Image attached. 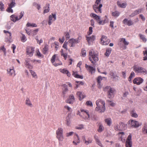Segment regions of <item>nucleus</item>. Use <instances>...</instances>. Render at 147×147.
<instances>
[{
  "label": "nucleus",
  "instance_id": "nucleus-20",
  "mask_svg": "<svg viewBox=\"0 0 147 147\" xmlns=\"http://www.w3.org/2000/svg\"><path fill=\"white\" fill-rule=\"evenodd\" d=\"M80 142V138L78 135L77 134H75L74 140L73 141V143L75 145H77Z\"/></svg>",
  "mask_w": 147,
  "mask_h": 147
},
{
  "label": "nucleus",
  "instance_id": "nucleus-62",
  "mask_svg": "<svg viewBox=\"0 0 147 147\" xmlns=\"http://www.w3.org/2000/svg\"><path fill=\"white\" fill-rule=\"evenodd\" d=\"M126 142H132L131 135V134H129L128 136Z\"/></svg>",
  "mask_w": 147,
  "mask_h": 147
},
{
  "label": "nucleus",
  "instance_id": "nucleus-3",
  "mask_svg": "<svg viewBox=\"0 0 147 147\" xmlns=\"http://www.w3.org/2000/svg\"><path fill=\"white\" fill-rule=\"evenodd\" d=\"M90 16L96 20L100 25H103L105 23L108 22L107 19H105L104 20H102L101 19L100 16L95 13H91L90 14Z\"/></svg>",
  "mask_w": 147,
  "mask_h": 147
},
{
  "label": "nucleus",
  "instance_id": "nucleus-50",
  "mask_svg": "<svg viewBox=\"0 0 147 147\" xmlns=\"http://www.w3.org/2000/svg\"><path fill=\"white\" fill-rule=\"evenodd\" d=\"M24 14V11H22L20 13L18 17V20L21 19L23 16Z\"/></svg>",
  "mask_w": 147,
  "mask_h": 147
},
{
  "label": "nucleus",
  "instance_id": "nucleus-21",
  "mask_svg": "<svg viewBox=\"0 0 147 147\" xmlns=\"http://www.w3.org/2000/svg\"><path fill=\"white\" fill-rule=\"evenodd\" d=\"M122 43L125 45H127L129 44V42L126 41L125 39L123 38L119 39V42L118 44L120 46L122 47L123 46L122 44Z\"/></svg>",
  "mask_w": 147,
  "mask_h": 147
},
{
  "label": "nucleus",
  "instance_id": "nucleus-47",
  "mask_svg": "<svg viewBox=\"0 0 147 147\" xmlns=\"http://www.w3.org/2000/svg\"><path fill=\"white\" fill-rule=\"evenodd\" d=\"M131 115V116L134 117H138L137 114L135 112V110H133L131 111L130 112Z\"/></svg>",
  "mask_w": 147,
  "mask_h": 147
},
{
  "label": "nucleus",
  "instance_id": "nucleus-25",
  "mask_svg": "<svg viewBox=\"0 0 147 147\" xmlns=\"http://www.w3.org/2000/svg\"><path fill=\"white\" fill-rule=\"evenodd\" d=\"M117 4L119 7L122 8H125L127 5V3L126 2L122 3L119 1H118L117 2Z\"/></svg>",
  "mask_w": 147,
  "mask_h": 147
},
{
  "label": "nucleus",
  "instance_id": "nucleus-39",
  "mask_svg": "<svg viewBox=\"0 0 147 147\" xmlns=\"http://www.w3.org/2000/svg\"><path fill=\"white\" fill-rule=\"evenodd\" d=\"M25 104L27 106H28L30 107H32V104L29 98H26L25 100Z\"/></svg>",
  "mask_w": 147,
  "mask_h": 147
},
{
  "label": "nucleus",
  "instance_id": "nucleus-60",
  "mask_svg": "<svg viewBox=\"0 0 147 147\" xmlns=\"http://www.w3.org/2000/svg\"><path fill=\"white\" fill-rule=\"evenodd\" d=\"M64 108L68 112H71L72 111L71 108L67 105H65L64 106Z\"/></svg>",
  "mask_w": 147,
  "mask_h": 147
},
{
  "label": "nucleus",
  "instance_id": "nucleus-43",
  "mask_svg": "<svg viewBox=\"0 0 147 147\" xmlns=\"http://www.w3.org/2000/svg\"><path fill=\"white\" fill-rule=\"evenodd\" d=\"M142 132L144 134H147V125H145L142 128Z\"/></svg>",
  "mask_w": 147,
  "mask_h": 147
},
{
  "label": "nucleus",
  "instance_id": "nucleus-53",
  "mask_svg": "<svg viewBox=\"0 0 147 147\" xmlns=\"http://www.w3.org/2000/svg\"><path fill=\"white\" fill-rule=\"evenodd\" d=\"M48 46L47 45H45V47L43 48V53L46 54L48 51Z\"/></svg>",
  "mask_w": 147,
  "mask_h": 147
},
{
  "label": "nucleus",
  "instance_id": "nucleus-40",
  "mask_svg": "<svg viewBox=\"0 0 147 147\" xmlns=\"http://www.w3.org/2000/svg\"><path fill=\"white\" fill-rule=\"evenodd\" d=\"M144 51H143V54L144 56V60H147V50L146 48H144Z\"/></svg>",
  "mask_w": 147,
  "mask_h": 147
},
{
  "label": "nucleus",
  "instance_id": "nucleus-16",
  "mask_svg": "<svg viewBox=\"0 0 147 147\" xmlns=\"http://www.w3.org/2000/svg\"><path fill=\"white\" fill-rule=\"evenodd\" d=\"M144 80L140 77L135 78L133 80V83L134 84L139 85L142 84Z\"/></svg>",
  "mask_w": 147,
  "mask_h": 147
},
{
  "label": "nucleus",
  "instance_id": "nucleus-61",
  "mask_svg": "<svg viewBox=\"0 0 147 147\" xmlns=\"http://www.w3.org/2000/svg\"><path fill=\"white\" fill-rule=\"evenodd\" d=\"M26 38L25 35L22 34V36L21 38V40L23 42H24L26 40Z\"/></svg>",
  "mask_w": 147,
  "mask_h": 147
},
{
  "label": "nucleus",
  "instance_id": "nucleus-52",
  "mask_svg": "<svg viewBox=\"0 0 147 147\" xmlns=\"http://www.w3.org/2000/svg\"><path fill=\"white\" fill-rule=\"evenodd\" d=\"M132 144V142H126L125 144L126 147H131Z\"/></svg>",
  "mask_w": 147,
  "mask_h": 147
},
{
  "label": "nucleus",
  "instance_id": "nucleus-42",
  "mask_svg": "<svg viewBox=\"0 0 147 147\" xmlns=\"http://www.w3.org/2000/svg\"><path fill=\"white\" fill-rule=\"evenodd\" d=\"M30 73L32 76L33 78H34L35 79H37L38 78L37 76L36 73L34 71L32 70H30Z\"/></svg>",
  "mask_w": 147,
  "mask_h": 147
},
{
  "label": "nucleus",
  "instance_id": "nucleus-31",
  "mask_svg": "<svg viewBox=\"0 0 147 147\" xmlns=\"http://www.w3.org/2000/svg\"><path fill=\"white\" fill-rule=\"evenodd\" d=\"M10 18L11 20L14 22H16L17 21L19 20L18 17L15 14L11 15L10 17Z\"/></svg>",
  "mask_w": 147,
  "mask_h": 147
},
{
  "label": "nucleus",
  "instance_id": "nucleus-8",
  "mask_svg": "<svg viewBox=\"0 0 147 147\" xmlns=\"http://www.w3.org/2000/svg\"><path fill=\"white\" fill-rule=\"evenodd\" d=\"M92 27H90L89 31L88 32V36H86V40L89 44L91 42L94 41L95 39V36L93 35H92L91 36H88L92 34Z\"/></svg>",
  "mask_w": 147,
  "mask_h": 147
},
{
  "label": "nucleus",
  "instance_id": "nucleus-13",
  "mask_svg": "<svg viewBox=\"0 0 147 147\" xmlns=\"http://www.w3.org/2000/svg\"><path fill=\"white\" fill-rule=\"evenodd\" d=\"M133 67L134 68V70L136 73H142L146 72V69L142 67L134 66Z\"/></svg>",
  "mask_w": 147,
  "mask_h": 147
},
{
  "label": "nucleus",
  "instance_id": "nucleus-2",
  "mask_svg": "<svg viewBox=\"0 0 147 147\" xmlns=\"http://www.w3.org/2000/svg\"><path fill=\"white\" fill-rule=\"evenodd\" d=\"M56 137L58 140L59 144L63 141L64 137L63 135V131L61 127H59L56 131Z\"/></svg>",
  "mask_w": 147,
  "mask_h": 147
},
{
  "label": "nucleus",
  "instance_id": "nucleus-35",
  "mask_svg": "<svg viewBox=\"0 0 147 147\" xmlns=\"http://www.w3.org/2000/svg\"><path fill=\"white\" fill-rule=\"evenodd\" d=\"M72 75L77 78H80L81 79H82L83 78V76H80L79 75L77 71H74L73 72Z\"/></svg>",
  "mask_w": 147,
  "mask_h": 147
},
{
  "label": "nucleus",
  "instance_id": "nucleus-10",
  "mask_svg": "<svg viewBox=\"0 0 147 147\" xmlns=\"http://www.w3.org/2000/svg\"><path fill=\"white\" fill-rule=\"evenodd\" d=\"M126 125L122 122L119 123V124L115 125L114 126V129L116 131L122 130L125 129Z\"/></svg>",
  "mask_w": 147,
  "mask_h": 147
},
{
  "label": "nucleus",
  "instance_id": "nucleus-29",
  "mask_svg": "<svg viewBox=\"0 0 147 147\" xmlns=\"http://www.w3.org/2000/svg\"><path fill=\"white\" fill-rule=\"evenodd\" d=\"M59 71L62 73L66 74L67 76L68 77H70L71 76V74L67 70L65 69H61L59 70Z\"/></svg>",
  "mask_w": 147,
  "mask_h": 147
},
{
  "label": "nucleus",
  "instance_id": "nucleus-9",
  "mask_svg": "<svg viewBox=\"0 0 147 147\" xmlns=\"http://www.w3.org/2000/svg\"><path fill=\"white\" fill-rule=\"evenodd\" d=\"M80 111L81 113L80 115L84 119L87 120H89L90 115L89 111L82 109H81Z\"/></svg>",
  "mask_w": 147,
  "mask_h": 147
},
{
  "label": "nucleus",
  "instance_id": "nucleus-51",
  "mask_svg": "<svg viewBox=\"0 0 147 147\" xmlns=\"http://www.w3.org/2000/svg\"><path fill=\"white\" fill-rule=\"evenodd\" d=\"M27 27L31 26L32 27H36L37 26V25L34 23L31 24L29 22H28L26 25Z\"/></svg>",
  "mask_w": 147,
  "mask_h": 147
},
{
  "label": "nucleus",
  "instance_id": "nucleus-46",
  "mask_svg": "<svg viewBox=\"0 0 147 147\" xmlns=\"http://www.w3.org/2000/svg\"><path fill=\"white\" fill-rule=\"evenodd\" d=\"M102 80V78L100 76H99L97 80V82L98 84V87L100 88L101 86V85H100L101 81Z\"/></svg>",
  "mask_w": 147,
  "mask_h": 147
},
{
  "label": "nucleus",
  "instance_id": "nucleus-27",
  "mask_svg": "<svg viewBox=\"0 0 147 147\" xmlns=\"http://www.w3.org/2000/svg\"><path fill=\"white\" fill-rule=\"evenodd\" d=\"M77 95L79 98V100H81L86 97V95L82 94V92L80 91L77 92L76 93Z\"/></svg>",
  "mask_w": 147,
  "mask_h": 147
},
{
  "label": "nucleus",
  "instance_id": "nucleus-30",
  "mask_svg": "<svg viewBox=\"0 0 147 147\" xmlns=\"http://www.w3.org/2000/svg\"><path fill=\"white\" fill-rule=\"evenodd\" d=\"M27 62H28V64H29L31 63H40V61L30 59L28 60Z\"/></svg>",
  "mask_w": 147,
  "mask_h": 147
},
{
  "label": "nucleus",
  "instance_id": "nucleus-64",
  "mask_svg": "<svg viewBox=\"0 0 147 147\" xmlns=\"http://www.w3.org/2000/svg\"><path fill=\"white\" fill-rule=\"evenodd\" d=\"M65 34L66 39L67 40L70 37V35L69 33L68 32H66L65 33Z\"/></svg>",
  "mask_w": 147,
  "mask_h": 147
},
{
  "label": "nucleus",
  "instance_id": "nucleus-45",
  "mask_svg": "<svg viewBox=\"0 0 147 147\" xmlns=\"http://www.w3.org/2000/svg\"><path fill=\"white\" fill-rule=\"evenodd\" d=\"M139 36L140 39L142 40L143 42H146L147 41V39L145 38V37L144 35H143L141 34H139Z\"/></svg>",
  "mask_w": 147,
  "mask_h": 147
},
{
  "label": "nucleus",
  "instance_id": "nucleus-12",
  "mask_svg": "<svg viewBox=\"0 0 147 147\" xmlns=\"http://www.w3.org/2000/svg\"><path fill=\"white\" fill-rule=\"evenodd\" d=\"M110 40L107 39V37L105 35H102L100 40V43L102 45H107L110 42Z\"/></svg>",
  "mask_w": 147,
  "mask_h": 147
},
{
  "label": "nucleus",
  "instance_id": "nucleus-6",
  "mask_svg": "<svg viewBox=\"0 0 147 147\" xmlns=\"http://www.w3.org/2000/svg\"><path fill=\"white\" fill-rule=\"evenodd\" d=\"M105 91H107L108 97L109 98H112L114 96L115 92V90L109 86H106L104 89Z\"/></svg>",
  "mask_w": 147,
  "mask_h": 147
},
{
  "label": "nucleus",
  "instance_id": "nucleus-36",
  "mask_svg": "<svg viewBox=\"0 0 147 147\" xmlns=\"http://www.w3.org/2000/svg\"><path fill=\"white\" fill-rule=\"evenodd\" d=\"M110 75L112 76V78L113 79L114 81H117L118 80V76L115 74L113 72L111 71Z\"/></svg>",
  "mask_w": 147,
  "mask_h": 147
},
{
  "label": "nucleus",
  "instance_id": "nucleus-41",
  "mask_svg": "<svg viewBox=\"0 0 147 147\" xmlns=\"http://www.w3.org/2000/svg\"><path fill=\"white\" fill-rule=\"evenodd\" d=\"M16 5L15 0H10V3L9 4L8 6L13 7L15 6Z\"/></svg>",
  "mask_w": 147,
  "mask_h": 147
},
{
  "label": "nucleus",
  "instance_id": "nucleus-37",
  "mask_svg": "<svg viewBox=\"0 0 147 147\" xmlns=\"http://www.w3.org/2000/svg\"><path fill=\"white\" fill-rule=\"evenodd\" d=\"M50 10L49 5V4H47L44 7L43 13H45L48 12Z\"/></svg>",
  "mask_w": 147,
  "mask_h": 147
},
{
  "label": "nucleus",
  "instance_id": "nucleus-28",
  "mask_svg": "<svg viewBox=\"0 0 147 147\" xmlns=\"http://www.w3.org/2000/svg\"><path fill=\"white\" fill-rule=\"evenodd\" d=\"M68 89L67 88V86L66 84L64 85V88L62 89V95L63 97H65V94L68 91Z\"/></svg>",
  "mask_w": 147,
  "mask_h": 147
},
{
  "label": "nucleus",
  "instance_id": "nucleus-5",
  "mask_svg": "<svg viewBox=\"0 0 147 147\" xmlns=\"http://www.w3.org/2000/svg\"><path fill=\"white\" fill-rule=\"evenodd\" d=\"M89 59L92 63L94 64L98 60V58L96 53H94L93 50H91L89 51Z\"/></svg>",
  "mask_w": 147,
  "mask_h": 147
},
{
  "label": "nucleus",
  "instance_id": "nucleus-49",
  "mask_svg": "<svg viewBox=\"0 0 147 147\" xmlns=\"http://www.w3.org/2000/svg\"><path fill=\"white\" fill-rule=\"evenodd\" d=\"M135 76V74L134 72L132 71L131 72L130 75L128 78V81L129 82L131 81V79L133 77Z\"/></svg>",
  "mask_w": 147,
  "mask_h": 147
},
{
  "label": "nucleus",
  "instance_id": "nucleus-44",
  "mask_svg": "<svg viewBox=\"0 0 147 147\" xmlns=\"http://www.w3.org/2000/svg\"><path fill=\"white\" fill-rule=\"evenodd\" d=\"M111 48L107 49L105 54V55L107 57L109 56L111 54Z\"/></svg>",
  "mask_w": 147,
  "mask_h": 147
},
{
  "label": "nucleus",
  "instance_id": "nucleus-48",
  "mask_svg": "<svg viewBox=\"0 0 147 147\" xmlns=\"http://www.w3.org/2000/svg\"><path fill=\"white\" fill-rule=\"evenodd\" d=\"M86 55V51L84 49H82L81 52V56L82 57H84Z\"/></svg>",
  "mask_w": 147,
  "mask_h": 147
},
{
  "label": "nucleus",
  "instance_id": "nucleus-19",
  "mask_svg": "<svg viewBox=\"0 0 147 147\" xmlns=\"http://www.w3.org/2000/svg\"><path fill=\"white\" fill-rule=\"evenodd\" d=\"M75 98L73 94H71L69 96L68 98L66 100L65 102L67 103L71 104L73 102Z\"/></svg>",
  "mask_w": 147,
  "mask_h": 147
},
{
  "label": "nucleus",
  "instance_id": "nucleus-26",
  "mask_svg": "<svg viewBox=\"0 0 147 147\" xmlns=\"http://www.w3.org/2000/svg\"><path fill=\"white\" fill-rule=\"evenodd\" d=\"M94 138L97 144L101 147H104L101 141L97 136L96 135L94 136Z\"/></svg>",
  "mask_w": 147,
  "mask_h": 147
},
{
  "label": "nucleus",
  "instance_id": "nucleus-1",
  "mask_svg": "<svg viewBox=\"0 0 147 147\" xmlns=\"http://www.w3.org/2000/svg\"><path fill=\"white\" fill-rule=\"evenodd\" d=\"M97 106L95 108L96 111L100 113L104 112L105 110V102L100 99H99L96 101Z\"/></svg>",
  "mask_w": 147,
  "mask_h": 147
},
{
  "label": "nucleus",
  "instance_id": "nucleus-33",
  "mask_svg": "<svg viewBox=\"0 0 147 147\" xmlns=\"http://www.w3.org/2000/svg\"><path fill=\"white\" fill-rule=\"evenodd\" d=\"M104 129V127L102 124L100 123L98 124V128L97 130L98 131L99 133L102 132Z\"/></svg>",
  "mask_w": 147,
  "mask_h": 147
},
{
  "label": "nucleus",
  "instance_id": "nucleus-34",
  "mask_svg": "<svg viewBox=\"0 0 147 147\" xmlns=\"http://www.w3.org/2000/svg\"><path fill=\"white\" fill-rule=\"evenodd\" d=\"M105 122L107 124V125L110 126L112 123V119L110 118H108L105 119Z\"/></svg>",
  "mask_w": 147,
  "mask_h": 147
},
{
  "label": "nucleus",
  "instance_id": "nucleus-22",
  "mask_svg": "<svg viewBox=\"0 0 147 147\" xmlns=\"http://www.w3.org/2000/svg\"><path fill=\"white\" fill-rule=\"evenodd\" d=\"M131 125L133 127L137 128L140 126L141 124H140L138 121L131 120Z\"/></svg>",
  "mask_w": 147,
  "mask_h": 147
},
{
  "label": "nucleus",
  "instance_id": "nucleus-38",
  "mask_svg": "<svg viewBox=\"0 0 147 147\" xmlns=\"http://www.w3.org/2000/svg\"><path fill=\"white\" fill-rule=\"evenodd\" d=\"M120 13L117 11H115L111 12L112 16L115 18H117L120 15Z\"/></svg>",
  "mask_w": 147,
  "mask_h": 147
},
{
  "label": "nucleus",
  "instance_id": "nucleus-54",
  "mask_svg": "<svg viewBox=\"0 0 147 147\" xmlns=\"http://www.w3.org/2000/svg\"><path fill=\"white\" fill-rule=\"evenodd\" d=\"M5 10L4 5L2 2L0 1V10L4 11Z\"/></svg>",
  "mask_w": 147,
  "mask_h": 147
},
{
  "label": "nucleus",
  "instance_id": "nucleus-23",
  "mask_svg": "<svg viewBox=\"0 0 147 147\" xmlns=\"http://www.w3.org/2000/svg\"><path fill=\"white\" fill-rule=\"evenodd\" d=\"M123 23L128 26L132 25L134 24L133 22L131 20H128L127 19H124L123 21Z\"/></svg>",
  "mask_w": 147,
  "mask_h": 147
},
{
  "label": "nucleus",
  "instance_id": "nucleus-59",
  "mask_svg": "<svg viewBox=\"0 0 147 147\" xmlns=\"http://www.w3.org/2000/svg\"><path fill=\"white\" fill-rule=\"evenodd\" d=\"M12 8L11 7L9 6L7 9V11L9 13H13V10L12 9Z\"/></svg>",
  "mask_w": 147,
  "mask_h": 147
},
{
  "label": "nucleus",
  "instance_id": "nucleus-58",
  "mask_svg": "<svg viewBox=\"0 0 147 147\" xmlns=\"http://www.w3.org/2000/svg\"><path fill=\"white\" fill-rule=\"evenodd\" d=\"M36 53L37 55L39 57H42L43 55H42L41 54L40 52L39 51V49H37L36 51Z\"/></svg>",
  "mask_w": 147,
  "mask_h": 147
},
{
  "label": "nucleus",
  "instance_id": "nucleus-32",
  "mask_svg": "<svg viewBox=\"0 0 147 147\" xmlns=\"http://www.w3.org/2000/svg\"><path fill=\"white\" fill-rule=\"evenodd\" d=\"M71 122V121L70 119V118L69 115L67 116L65 120V123L66 125L69 126L70 125Z\"/></svg>",
  "mask_w": 147,
  "mask_h": 147
},
{
  "label": "nucleus",
  "instance_id": "nucleus-17",
  "mask_svg": "<svg viewBox=\"0 0 147 147\" xmlns=\"http://www.w3.org/2000/svg\"><path fill=\"white\" fill-rule=\"evenodd\" d=\"M56 19V15L54 14H52V15H50L49 16V20L48 22V24L51 25L53 22V21L55 20Z\"/></svg>",
  "mask_w": 147,
  "mask_h": 147
},
{
  "label": "nucleus",
  "instance_id": "nucleus-55",
  "mask_svg": "<svg viewBox=\"0 0 147 147\" xmlns=\"http://www.w3.org/2000/svg\"><path fill=\"white\" fill-rule=\"evenodd\" d=\"M2 50L4 53V55H5L6 54V49L5 48L4 46H2L0 47V51Z\"/></svg>",
  "mask_w": 147,
  "mask_h": 147
},
{
  "label": "nucleus",
  "instance_id": "nucleus-14",
  "mask_svg": "<svg viewBox=\"0 0 147 147\" xmlns=\"http://www.w3.org/2000/svg\"><path fill=\"white\" fill-rule=\"evenodd\" d=\"M34 51V48L31 47H28L27 48V54L30 56H32Z\"/></svg>",
  "mask_w": 147,
  "mask_h": 147
},
{
  "label": "nucleus",
  "instance_id": "nucleus-63",
  "mask_svg": "<svg viewBox=\"0 0 147 147\" xmlns=\"http://www.w3.org/2000/svg\"><path fill=\"white\" fill-rule=\"evenodd\" d=\"M55 58H56L55 55H54L52 56V57L51 59V61L52 63H53L55 62Z\"/></svg>",
  "mask_w": 147,
  "mask_h": 147
},
{
  "label": "nucleus",
  "instance_id": "nucleus-24",
  "mask_svg": "<svg viewBox=\"0 0 147 147\" xmlns=\"http://www.w3.org/2000/svg\"><path fill=\"white\" fill-rule=\"evenodd\" d=\"M86 67L87 70L92 74L94 73L95 71V68L92 67L88 65H86Z\"/></svg>",
  "mask_w": 147,
  "mask_h": 147
},
{
  "label": "nucleus",
  "instance_id": "nucleus-7",
  "mask_svg": "<svg viewBox=\"0 0 147 147\" xmlns=\"http://www.w3.org/2000/svg\"><path fill=\"white\" fill-rule=\"evenodd\" d=\"M82 39L81 36H79L76 39L72 38L69 39L68 41V45L70 47H73L75 46V44L79 43Z\"/></svg>",
  "mask_w": 147,
  "mask_h": 147
},
{
  "label": "nucleus",
  "instance_id": "nucleus-56",
  "mask_svg": "<svg viewBox=\"0 0 147 147\" xmlns=\"http://www.w3.org/2000/svg\"><path fill=\"white\" fill-rule=\"evenodd\" d=\"M143 10V8L139 9L134 11L136 15L140 13H141Z\"/></svg>",
  "mask_w": 147,
  "mask_h": 147
},
{
  "label": "nucleus",
  "instance_id": "nucleus-18",
  "mask_svg": "<svg viewBox=\"0 0 147 147\" xmlns=\"http://www.w3.org/2000/svg\"><path fill=\"white\" fill-rule=\"evenodd\" d=\"M82 139L84 144L86 145L91 143L92 141V138L90 137L88 138L86 140L85 138V136H83Z\"/></svg>",
  "mask_w": 147,
  "mask_h": 147
},
{
  "label": "nucleus",
  "instance_id": "nucleus-11",
  "mask_svg": "<svg viewBox=\"0 0 147 147\" xmlns=\"http://www.w3.org/2000/svg\"><path fill=\"white\" fill-rule=\"evenodd\" d=\"M4 32L6 34L5 41L6 42L11 43V33L8 31L3 30Z\"/></svg>",
  "mask_w": 147,
  "mask_h": 147
},
{
  "label": "nucleus",
  "instance_id": "nucleus-57",
  "mask_svg": "<svg viewBox=\"0 0 147 147\" xmlns=\"http://www.w3.org/2000/svg\"><path fill=\"white\" fill-rule=\"evenodd\" d=\"M86 105L89 107H92L93 106V104L92 102L90 100L87 101L86 102Z\"/></svg>",
  "mask_w": 147,
  "mask_h": 147
},
{
  "label": "nucleus",
  "instance_id": "nucleus-4",
  "mask_svg": "<svg viewBox=\"0 0 147 147\" xmlns=\"http://www.w3.org/2000/svg\"><path fill=\"white\" fill-rule=\"evenodd\" d=\"M101 0H96L95 4L93 6V9L94 11L97 13H101V8L102 5L100 4Z\"/></svg>",
  "mask_w": 147,
  "mask_h": 147
},
{
  "label": "nucleus",
  "instance_id": "nucleus-15",
  "mask_svg": "<svg viewBox=\"0 0 147 147\" xmlns=\"http://www.w3.org/2000/svg\"><path fill=\"white\" fill-rule=\"evenodd\" d=\"M7 73L9 74L10 76L14 77L15 76V71L13 67H11L7 68Z\"/></svg>",
  "mask_w": 147,
  "mask_h": 147
}]
</instances>
